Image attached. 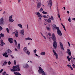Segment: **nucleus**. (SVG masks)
I'll return each mask as SVG.
<instances>
[{
	"instance_id": "obj_34",
	"label": "nucleus",
	"mask_w": 75,
	"mask_h": 75,
	"mask_svg": "<svg viewBox=\"0 0 75 75\" xmlns=\"http://www.w3.org/2000/svg\"><path fill=\"white\" fill-rule=\"evenodd\" d=\"M6 30L7 33H9V30L8 29V28H7L6 29Z\"/></svg>"
},
{
	"instance_id": "obj_56",
	"label": "nucleus",
	"mask_w": 75,
	"mask_h": 75,
	"mask_svg": "<svg viewBox=\"0 0 75 75\" xmlns=\"http://www.w3.org/2000/svg\"><path fill=\"white\" fill-rule=\"evenodd\" d=\"M50 17H50V16L47 15V18H49H49H50Z\"/></svg>"
},
{
	"instance_id": "obj_40",
	"label": "nucleus",
	"mask_w": 75,
	"mask_h": 75,
	"mask_svg": "<svg viewBox=\"0 0 75 75\" xmlns=\"http://www.w3.org/2000/svg\"><path fill=\"white\" fill-rule=\"evenodd\" d=\"M67 43H68L69 46V47H71V45H70V43L69 42H67Z\"/></svg>"
},
{
	"instance_id": "obj_51",
	"label": "nucleus",
	"mask_w": 75,
	"mask_h": 75,
	"mask_svg": "<svg viewBox=\"0 0 75 75\" xmlns=\"http://www.w3.org/2000/svg\"><path fill=\"white\" fill-rule=\"evenodd\" d=\"M43 17L44 18H47V16H46L45 15H44L43 16Z\"/></svg>"
},
{
	"instance_id": "obj_58",
	"label": "nucleus",
	"mask_w": 75,
	"mask_h": 75,
	"mask_svg": "<svg viewBox=\"0 0 75 75\" xmlns=\"http://www.w3.org/2000/svg\"><path fill=\"white\" fill-rule=\"evenodd\" d=\"M67 14H69V11H67Z\"/></svg>"
},
{
	"instance_id": "obj_1",
	"label": "nucleus",
	"mask_w": 75,
	"mask_h": 75,
	"mask_svg": "<svg viewBox=\"0 0 75 75\" xmlns=\"http://www.w3.org/2000/svg\"><path fill=\"white\" fill-rule=\"evenodd\" d=\"M52 39L53 41V46L54 48H57L58 45L57 44V42L56 41V37L55 36V34L54 33L52 34Z\"/></svg>"
},
{
	"instance_id": "obj_45",
	"label": "nucleus",
	"mask_w": 75,
	"mask_h": 75,
	"mask_svg": "<svg viewBox=\"0 0 75 75\" xmlns=\"http://www.w3.org/2000/svg\"><path fill=\"white\" fill-rule=\"evenodd\" d=\"M8 52L9 53V52H11V50H8Z\"/></svg>"
},
{
	"instance_id": "obj_32",
	"label": "nucleus",
	"mask_w": 75,
	"mask_h": 75,
	"mask_svg": "<svg viewBox=\"0 0 75 75\" xmlns=\"http://www.w3.org/2000/svg\"><path fill=\"white\" fill-rule=\"evenodd\" d=\"M0 35L1 37H3L4 36V35L3 33H1L0 34Z\"/></svg>"
},
{
	"instance_id": "obj_26",
	"label": "nucleus",
	"mask_w": 75,
	"mask_h": 75,
	"mask_svg": "<svg viewBox=\"0 0 75 75\" xmlns=\"http://www.w3.org/2000/svg\"><path fill=\"white\" fill-rule=\"evenodd\" d=\"M57 16L60 19V20L61 21V18L60 17V15H59V12H58Z\"/></svg>"
},
{
	"instance_id": "obj_48",
	"label": "nucleus",
	"mask_w": 75,
	"mask_h": 75,
	"mask_svg": "<svg viewBox=\"0 0 75 75\" xmlns=\"http://www.w3.org/2000/svg\"><path fill=\"white\" fill-rule=\"evenodd\" d=\"M16 34H18V30H16Z\"/></svg>"
},
{
	"instance_id": "obj_55",
	"label": "nucleus",
	"mask_w": 75,
	"mask_h": 75,
	"mask_svg": "<svg viewBox=\"0 0 75 75\" xmlns=\"http://www.w3.org/2000/svg\"><path fill=\"white\" fill-rule=\"evenodd\" d=\"M63 10H65V7H64L63 8H62Z\"/></svg>"
},
{
	"instance_id": "obj_27",
	"label": "nucleus",
	"mask_w": 75,
	"mask_h": 75,
	"mask_svg": "<svg viewBox=\"0 0 75 75\" xmlns=\"http://www.w3.org/2000/svg\"><path fill=\"white\" fill-rule=\"evenodd\" d=\"M52 26H53V27H54V28L57 29V27H58L56 26V25H55V24H54Z\"/></svg>"
},
{
	"instance_id": "obj_23",
	"label": "nucleus",
	"mask_w": 75,
	"mask_h": 75,
	"mask_svg": "<svg viewBox=\"0 0 75 75\" xmlns=\"http://www.w3.org/2000/svg\"><path fill=\"white\" fill-rule=\"evenodd\" d=\"M40 55H45V52H42L40 53Z\"/></svg>"
},
{
	"instance_id": "obj_36",
	"label": "nucleus",
	"mask_w": 75,
	"mask_h": 75,
	"mask_svg": "<svg viewBox=\"0 0 75 75\" xmlns=\"http://www.w3.org/2000/svg\"><path fill=\"white\" fill-rule=\"evenodd\" d=\"M33 52L35 53H36L37 52V49H35L34 50H33Z\"/></svg>"
},
{
	"instance_id": "obj_44",
	"label": "nucleus",
	"mask_w": 75,
	"mask_h": 75,
	"mask_svg": "<svg viewBox=\"0 0 75 75\" xmlns=\"http://www.w3.org/2000/svg\"><path fill=\"white\" fill-rule=\"evenodd\" d=\"M6 64H7V62H4L3 64V65H6Z\"/></svg>"
},
{
	"instance_id": "obj_12",
	"label": "nucleus",
	"mask_w": 75,
	"mask_h": 75,
	"mask_svg": "<svg viewBox=\"0 0 75 75\" xmlns=\"http://www.w3.org/2000/svg\"><path fill=\"white\" fill-rule=\"evenodd\" d=\"M59 44L60 47L61 48V50H63V51H64V47L63 46V45L62 44V43L61 42H60Z\"/></svg>"
},
{
	"instance_id": "obj_8",
	"label": "nucleus",
	"mask_w": 75,
	"mask_h": 75,
	"mask_svg": "<svg viewBox=\"0 0 75 75\" xmlns=\"http://www.w3.org/2000/svg\"><path fill=\"white\" fill-rule=\"evenodd\" d=\"M12 18H13V15L9 16L8 19L9 22H12V23L14 22V19H12Z\"/></svg>"
},
{
	"instance_id": "obj_60",
	"label": "nucleus",
	"mask_w": 75,
	"mask_h": 75,
	"mask_svg": "<svg viewBox=\"0 0 75 75\" xmlns=\"http://www.w3.org/2000/svg\"><path fill=\"white\" fill-rule=\"evenodd\" d=\"M70 59L71 60L72 59V56H71Z\"/></svg>"
},
{
	"instance_id": "obj_7",
	"label": "nucleus",
	"mask_w": 75,
	"mask_h": 75,
	"mask_svg": "<svg viewBox=\"0 0 75 75\" xmlns=\"http://www.w3.org/2000/svg\"><path fill=\"white\" fill-rule=\"evenodd\" d=\"M24 51H25V53L28 55H30V51L27 49V47H25L24 48Z\"/></svg>"
},
{
	"instance_id": "obj_10",
	"label": "nucleus",
	"mask_w": 75,
	"mask_h": 75,
	"mask_svg": "<svg viewBox=\"0 0 75 75\" xmlns=\"http://www.w3.org/2000/svg\"><path fill=\"white\" fill-rule=\"evenodd\" d=\"M53 52L54 53V56L55 55V56L56 59H58V54H57V53L55 52V51L54 50H53Z\"/></svg>"
},
{
	"instance_id": "obj_62",
	"label": "nucleus",
	"mask_w": 75,
	"mask_h": 75,
	"mask_svg": "<svg viewBox=\"0 0 75 75\" xmlns=\"http://www.w3.org/2000/svg\"><path fill=\"white\" fill-rule=\"evenodd\" d=\"M5 13H6V11H4L3 12V14H5Z\"/></svg>"
},
{
	"instance_id": "obj_6",
	"label": "nucleus",
	"mask_w": 75,
	"mask_h": 75,
	"mask_svg": "<svg viewBox=\"0 0 75 75\" xmlns=\"http://www.w3.org/2000/svg\"><path fill=\"white\" fill-rule=\"evenodd\" d=\"M38 3L37 4V8H39L41 7V0H37Z\"/></svg>"
},
{
	"instance_id": "obj_16",
	"label": "nucleus",
	"mask_w": 75,
	"mask_h": 75,
	"mask_svg": "<svg viewBox=\"0 0 75 75\" xmlns=\"http://www.w3.org/2000/svg\"><path fill=\"white\" fill-rule=\"evenodd\" d=\"M13 38H9L8 39V41L9 42L11 43V44H12L13 43Z\"/></svg>"
},
{
	"instance_id": "obj_63",
	"label": "nucleus",
	"mask_w": 75,
	"mask_h": 75,
	"mask_svg": "<svg viewBox=\"0 0 75 75\" xmlns=\"http://www.w3.org/2000/svg\"><path fill=\"white\" fill-rule=\"evenodd\" d=\"M15 50L16 51H18V50H17V49L16 48H15Z\"/></svg>"
},
{
	"instance_id": "obj_29",
	"label": "nucleus",
	"mask_w": 75,
	"mask_h": 75,
	"mask_svg": "<svg viewBox=\"0 0 75 75\" xmlns=\"http://www.w3.org/2000/svg\"><path fill=\"white\" fill-rule=\"evenodd\" d=\"M42 13H43V14H47V12H45L44 11H43L42 12Z\"/></svg>"
},
{
	"instance_id": "obj_21",
	"label": "nucleus",
	"mask_w": 75,
	"mask_h": 75,
	"mask_svg": "<svg viewBox=\"0 0 75 75\" xmlns=\"http://www.w3.org/2000/svg\"><path fill=\"white\" fill-rule=\"evenodd\" d=\"M23 67L24 68H28V64H26L23 65Z\"/></svg>"
},
{
	"instance_id": "obj_13",
	"label": "nucleus",
	"mask_w": 75,
	"mask_h": 75,
	"mask_svg": "<svg viewBox=\"0 0 75 75\" xmlns=\"http://www.w3.org/2000/svg\"><path fill=\"white\" fill-rule=\"evenodd\" d=\"M67 53L70 56H71V52L69 49H67Z\"/></svg>"
},
{
	"instance_id": "obj_18",
	"label": "nucleus",
	"mask_w": 75,
	"mask_h": 75,
	"mask_svg": "<svg viewBox=\"0 0 75 75\" xmlns=\"http://www.w3.org/2000/svg\"><path fill=\"white\" fill-rule=\"evenodd\" d=\"M18 27L21 28H23V26H22V24L21 23H18L17 25Z\"/></svg>"
},
{
	"instance_id": "obj_57",
	"label": "nucleus",
	"mask_w": 75,
	"mask_h": 75,
	"mask_svg": "<svg viewBox=\"0 0 75 75\" xmlns=\"http://www.w3.org/2000/svg\"><path fill=\"white\" fill-rule=\"evenodd\" d=\"M27 27L28 30V25H27Z\"/></svg>"
},
{
	"instance_id": "obj_49",
	"label": "nucleus",
	"mask_w": 75,
	"mask_h": 75,
	"mask_svg": "<svg viewBox=\"0 0 75 75\" xmlns=\"http://www.w3.org/2000/svg\"><path fill=\"white\" fill-rule=\"evenodd\" d=\"M70 68L71 70H73V69H73V68L72 67H71H71H70Z\"/></svg>"
},
{
	"instance_id": "obj_59",
	"label": "nucleus",
	"mask_w": 75,
	"mask_h": 75,
	"mask_svg": "<svg viewBox=\"0 0 75 75\" xmlns=\"http://www.w3.org/2000/svg\"><path fill=\"white\" fill-rule=\"evenodd\" d=\"M11 58H14V57H13V56L11 55Z\"/></svg>"
},
{
	"instance_id": "obj_20",
	"label": "nucleus",
	"mask_w": 75,
	"mask_h": 75,
	"mask_svg": "<svg viewBox=\"0 0 75 75\" xmlns=\"http://www.w3.org/2000/svg\"><path fill=\"white\" fill-rule=\"evenodd\" d=\"M25 41H27V40H31V41H32V39L31 38L29 37L25 38Z\"/></svg>"
},
{
	"instance_id": "obj_30",
	"label": "nucleus",
	"mask_w": 75,
	"mask_h": 75,
	"mask_svg": "<svg viewBox=\"0 0 75 75\" xmlns=\"http://www.w3.org/2000/svg\"><path fill=\"white\" fill-rule=\"evenodd\" d=\"M68 21L69 23H71V17H69V19H68Z\"/></svg>"
},
{
	"instance_id": "obj_14",
	"label": "nucleus",
	"mask_w": 75,
	"mask_h": 75,
	"mask_svg": "<svg viewBox=\"0 0 75 75\" xmlns=\"http://www.w3.org/2000/svg\"><path fill=\"white\" fill-rule=\"evenodd\" d=\"M0 41H1V44L0 45L1 47H3V45H4V42H3V41L2 40H0Z\"/></svg>"
},
{
	"instance_id": "obj_46",
	"label": "nucleus",
	"mask_w": 75,
	"mask_h": 75,
	"mask_svg": "<svg viewBox=\"0 0 75 75\" xmlns=\"http://www.w3.org/2000/svg\"><path fill=\"white\" fill-rule=\"evenodd\" d=\"M67 66L69 67V68H70L71 67V66L69 64H68Z\"/></svg>"
},
{
	"instance_id": "obj_52",
	"label": "nucleus",
	"mask_w": 75,
	"mask_h": 75,
	"mask_svg": "<svg viewBox=\"0 0 75 75\" xmlns=\"http://www.w3.org/2000/svg\"><path fill=\"white\" fill-rule=\"evenodd\" d=\"M14 63L15 65H16V61L15 60L14 61Z\"/></svg>"
},
{
	"instance_id": "obj_25",
	"label": "nucleus",
	"mask_w": 75,
	"mask_h": 75,
	"mask_svg": "<svg viewBox=\"0 0 75 75\" xmlns=\"http://www.w3.org/2000/svg\"><path fill=\"white\" fill-rule=\"evenodd\" d=\"M61 25L62 26V27H63L64 29V30L65 31L66 30V29H65V25H64V24H63L62 23H61Z\"/></svg>"
},
{
	"instance_id": "obj_38",
	"label": "nucleus",
	"mask_w": 75,
	"mask_h": 75,
	"mask_svg": "<svg viewBox=\"0 0 75 75\" xmlns=\"http://www.w3.org/2000/svg\"><path fill=\"white\" fill-rule=\"evenodd\" d=\"M15 43V45H17V41L16 40H14Z\"/></svg>"
},
{
	"instance_id": "obj_53",
	"label": "nucleus",
	"mask_w": 75,
	"mask_h": 75,
	"mask_svg": "<svg viewBox=\"0 0 75 75\" xmlns=\"http://www.w3.org/2000/svg\"><path fill=\"white\" fill-rule=\"evenodd\" d=\"M48 35H49L50 36H51V33H48Z\"/></svg>"
},
{
	"instance_id": "obj_15",
	"label": "nucleus",
	"mask_w": 75,
	"mask_h": 75,
	"mask_svg": "<svg viewBox=\"0 0 75 75\" xmlns=\"http://www.w3.org/2000/svg\"><path fill=\"white\" fill-rule=\"evenodd\" d=\"M44 20H45V21H46V22H47V23H50L51 22V20L50 19H44Z\"/></svg>"
},
{
	"instance_id": "obj_2",
	"label": "nucleus",
	"mask_w": 75,
	"mask_h": 75,
	"mask_svg": "<svg viewBox=\"0 0 75 75\" xmlns=\"http://www.w3.org/2000/svg\"><path fill=\"white\" fill-rule=\"evenodd\" d=\"M13 69H11V71H20V67L19 65H17L15 66H13Z\"/></svg>"
},
{
	"instance_id": "obj_3",
	"label": "nucleus",
	"mask_w": 75,
	"mask_h": 75,
	"mask_svg": "<svg viewBox=\"0 0 75 75\" xmlns=\"http://www.w3.org/2000/svg\"><path fill=\"white\" fill-rule=\"evenodd\" d=\"M38 72L39 74H42V75H46L45 73V72L43 71V69H42L41 67H39Z\"/></svg>"
},
{
	"instance_id": "obj_11",
	"label": "nucleus",
	"mask_w": 75,
	"mask_h": 75,
	"mask_svg": "<svg viewBox=\"0 0 75 75\" xmlns=\"http://www.w3.org/2000/svg\"><path fill=\"white\" fill-rule=\"evenodd\" d=\"M49 1L48 6H50V7H51L52 5V0H49Z\"/></svg>"
},
{
	"instance_id": "obj_61",
	"label": "nucleus",
	"mask_w": 75,
	"mask_h": 75,
	"mask_svg": "<svg viewBox=\"0 0 75 75\" xmlns=\"http://www.w3.org/2000/svg\"><path fill=\"white\" fill-rule=\"evenodd\" d=\"M21 1V0H18V3H20V2Z\"/></svg>"
},
{
	"instance_id": "obj_22",
	"label": "nucleus",
	"mask_w": 75,
	"mask_h": 75,
	"mask_svg": "<svg viewBox=\"0 0 75 75\" xmlns=\"http://www.w3.org/2000/svg\"><path fill=\"white\" fill-rule=\"evenodd\" d=\"M14 74H15V75H21V74H20V73H17L16 72H14Z\"/></svg>"
},
{
	"instance_id": "obj_5",
	"label": "nucleus",
	"mask_w": 75,
	"mask_h": 75,
	"mask_svg": "<svg viewBox=\"0 0 75 75\" xmlns=\"http://www.w3.org/2000/svg\"><path fill=\"white\" fill-rule=\"evenodd\" d=\"M56 29L57 33V34L60 36H61V35H62V33L61 32V30H59V27H57Z\"/></svg>"
},
{
	"instance_id": "obj_41",
	"label": "nucleus",
	"mask_w": 75,
	"mask_h": 75,
	"mask_svg": "<svg viewBox=\"0 0 75 75\" xmlns=\"http://www.w3.org/2000/svg\"><path fill=\"white\" fill-rule=\"evenodd\" d=\"M3 30V28L1 26H0V31H1Z\"/></svg>"
},
{
	"instance_id": "obj_9",
	"label": "nucleus",
	"mask_w": 75,
	"mask_h": 75,
	"mask_svg": "<svg viewBox=\"0 0 75 75\" xmlns=\"http://www.w3.org/2000/svg\"><path fill=\"white\" fill-rule=\"evenodd\" d=\"M4 21H3V18L2 17L0 19V25H4Z\"/></svg>"
},
{
	"instance_id": "obj_64",
	"label": "nucleus",
	"mask_w": 75,
	"mask_h": 75,
	"mask_svg": "<svg viewBox=\"0 0 75 75\" xmlns=\"http://www.w3.org/2000/svg\"><path fill=\"white\" fill-rule=\"evenodd\" d=\"M72 20H74V21H75V18H73Z\"/></svg>"
},
{
	"instance_id": "obj_31",
	"label": "nucleus",
	"mask_w": 75,
	"mask_h": 75,
	"mask_svg": "<svg viewBox=\"0 0 75 75\" xmlns=\"http://www.w3.org/2000/svg\"><path fill=\"white\" fill-rule=\"evenodd\" d=\"M43 11V9H42V8H41L40 10L39 11L40 12H42Z\"/></svg>"
},
{
	"instance_id": "obj_33",
	"label": "nucleus",
	"mask_w": 75,
	"mask_h": 75,
	"mask_svg": "<svg viewBox=\"0 0 75 75\" xmlns=\"http://www.w3.org/2000/svg\"><path fill=\"white\" fill-rule=\"evenodd\" d=\"M18 33H15V37H18Z\"/></svg>"
},
{
	"instance_id": "obj_4",
	"label": "nucleus",
	"mask_w": 75,
	"mask_h": 75,
	"mask_svg": "<svg viewBox=\"0 0 75 75\" xmlns=\"http://www.w3.org/2000/svg\"><path fill=\"white\" fill-rule=\"evenodd\" d=\"M35 14L37 15L38 17L39 20H41V18L42 17V15L41 14H40V13L39 12H37L35 13Z\"/></svg>"
},
{
	"instance_id": "obj_17",
	"label": "nucleus",
	"mask_w": 75,
	"mask_h": 75,
	"mask_svg": "<svg viewBox=\"0 0 75 75\" xmlns=\"http://www.w3.org/2000/svg\"><path fill=\"white\" fill-rule=\"evenodd\" d=\"M3 56H5V57L7 58L8 57V56L7 54V53L5 52L3 54Z\"/></svg>"
},
{
	"instance_id": "obj_43",
	"label": "nucleus",
	"mask_w": 75,
	"mask_h": 75,
	"mask_svg": "<svg viewBox=\"0 0 75 75\" xmlns=\"http://www.w3.org/2000/svg\"><path fill=\"white\" fill-rule=\"evenodd\" d=\"M72 66L73 67V68H75V65L74 64H73L72 65Z\"/></svg>"
},
{
	"instance_id": "obj_54",
	"label": "nucleus",
	"mask_w": 75,
	"mask_h": 75,
	"mask_svg": "<svg viewBox=\"0 0 75 75\" xmlns=\"http://www.w3.org/2000/svg\"><path fill=\"white\" fill-rule=\"evenodd\" d=\"M3 69H1V71H0V72H1H1H3Z\"/></svg>"
},
{
	"instance_id": "obj_42",
	"label": "nucleus",
	"mask_w": 75,
	"mask_h": 75,
	"mask_svg": "<svg viewBox=\"0 0 75 75\" xmlns=\"http://www.w3.org/2000/svg\"><path fill=\"white\" fill-rule=\"evenodd\" d=\"M43 37L45 40H47V38H46V37H45V36L43 35Z\"/></svg>"
},
{
	"instance_id": "obj_37",
	"label": "nucleus",
	"mask_w": 75,
	"mask_h": 75,
	"mask_svg": "<svg viewBox=\"0 0 75 75\" xmlns=\"http://www.w3.org/2000/svg\"><path fill=\"white\" fill-rule=\"evenodd\" d=\"M35 56H36L38 58H40V56H38V54H37L35 53Z\"/></svg>"
},
{
	"instance_id": "obj_24",
	"label": "nucleus",
	"mask_w": 75,
	"mask_h": 75,
	"mask_svg": "<svg viewBox=\"0 0 75 75\" xmlns=\"http://www.w3.org/2000/svg\"><path fill=\"white\" fill-rule=\"evenodd\" d=\"M49 19H50L51 20H54V18L52 16H51L50 18H49Z\"/></svg>"
},
{
	"instance_id": "obj_35",
	"label": "nucleus",
	"mask_w": 75,
	"mask_h": 75,
	"mask_svg": "<svg viewBox=\"0 0 75 75\" xmlns=\"http://www.w3.org/2000/svg\"><path fill=\"white\" fill-rule=\"evenodd\" d=\"M3 75H9L7 74H6V72H5V71H4Z\"/></svg>"
},
{
	"instance_id": "obj_19",
	"label": "nucleus",
	"mask_w": 75,
	"mask_h": 75,
	"mask_svg": "<svg viewBox=\"0 0 75 75\" xmlns=\"http://www.w3.org/2000/svg\"><path fill=\"white\" fill-rule=\"evenodd\" d=\"M21 33L22 35H24V29H23L21 30Z\"/></svg>"
},
{
	"instance_id": "obj_39",
	"label": "nucleus",
	"mask_w": 75,
	"mask_h": 75,
	"mask_svg": "<svg viewBox=\"0 0 75 75\" xmlns=\"http://www.w3.org/2000/svg\"><path fill=\"white\" fill-rule=\"evenodd\" d=\"M8 65H10L11 64V62H10V61H9L8 62Z\"/></svg>"
},
{
	"instance_id": "obj_50",
	"label": "nucleus",
	"mask_w": 75,
	"mask_h": 75,
	"mask_svg": "<svg viewBox=\"0 0 75 75\" xmlns=\"http://www.w3.org/2000/svg\"><path fill=\"white\" fill-rule=\"evenodd\" d=\"M47 30H50V28L49 27H47Z\"/></svg>"
},
{
	"instance_id": "obj_28",
	"label": "nucleus",
	"mask_w": 75,
	"mask_h": 75,
	"mask_svg": "<svg viewBox=\"0 0 75 75\" xmlns=\"http://www.w3.org/2000/svg\"><path fill=\"white\" fill-rule=\"evenodd\" d=\"M20 43H18V45L17 48H18V50H19V49H20Z\"/></svg>"
},
{
	"instance_id": "obj_47",
	"label": "nucleus",
	"mask_w": 75,
	"mask_h": 75,
	"mask_svg": "<svg viewBox=\"0 0 75 75\" xmlns=\"http://www.w3.org/2000/svg\"><path fill=\"white\" fill-rule=\"evenodd\" d=\"M71 62H73V61H74V59L73 58L71 60Z\"/></svg>"
}]
</instances>
